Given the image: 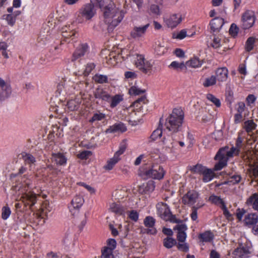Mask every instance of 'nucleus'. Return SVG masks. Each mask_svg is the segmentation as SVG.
<instances>
[{
	"mask_svg": "<svg viewBox=\"0 0 258 258\" xmlns=\"http://www.w3.org/2000/svg\"><path fill=\"white\" fill-rule=\"evenodd\" d=\"M184 118V113L180 108H175L166 119L165 126L169 131L176 133L180 131Z\"/></svg>",
	"mask_w": 258,
	"mask_h": 258,
	"instance_id": "20e7f679",
	"label": "nucleus"
},
{
	"mask_svg": "<svg viewBox=\"0 0 258 258\" xmlns=\"http://www.w3.org/2000/svg\"><path fill=\"white\" fill-rule=\"evenodd\" d=\"M21 156L25 163L29 165L30 170H31L36 162L35 158L32 154L25 152H22Z\"/></svg>",
	"mask_w": 258,
	"mask_h": 258,
	"instance_id": "412c9836",
	"label": "nucleus"
},
{
	"mask_svg": "<svg viewBox=\"0 0 258 258\" xmlns=\"http://www.w3.org/2000/svg\"><path fill=\"white\" fill-rule=\"evenodd\" d=\"M241 177L238 174H234L231 176L228 179V182L232 184H236L240 182Z\"/></svg>",
	"mask_w": 258,
	"mask_h": 258,
	"instance_id": "864d4df0",
	"label": "nucleus"
},
{
	"mask_svg": "<svg viewBox=\"0 0 258 258\" xmlns=\"http://www.w3.org/2000/svg\"><path fill=\"white\" fill-rule=\"evenodd\" d=\"M126 148V145L125 142H122L119 147V149L115 153L114 156L117 158H119L120 155L122 154Z\"/></svg>",
	"mask_w": 258,
	"mask_h": 258,
	"instance_id": "de8ad7c7",
	"label": "nucleus"
},
{
	"mask_svg": "<svg viewBox=\"0 0 258 258\" xmlns=\"http://www.w3.org/2000/svg\"><path fill=\"white\" fill-rule=\"evenodd\" d=\"M145 91V90L141 89L136 86H132L129 90V93L131 95H138L144 93Z\"/></svg>",
	"mask_w": 258,
	"mask_h": 258,
	"instance_id": "09e8293b",
	"label": "nucleus"
},
{
	"mask_svg": "<svg viewBox=\"0 0 258 258\" xmlns=\"http://www.w3.org/2000/svg\"><path fill=\"white\" fill-rule=\"evenodd\" d=\"M51 159L52 162L59 165H64L67 160L65 156L61 153H52Z\"/></svg>",
	"mask_w": 258,
	"mask_h": 258,
	"instance_id": "5701e85b",
	"label": "nucleus"
},
{
	"mask_svg": "<svg viewBox=\"0 0 258 258\" xmlns=\"http://www.w3.org/2000/svg\"><path fill=\"white\" fill-rule=\"evenodd\" d=\"M199 196L198 192L195 190H190L183 196L182 202L184 205L192 206L197 202Z\"/></svg>",
	"mask_w": 258,
	"mask_h": 258,
	"instance_id": "ddd939ff",
	"label": "nucleus"
},
{
	"mask_svg": "<svg viewBox=\"0 0 258 258\" xmlns=\"http://www.w3.org/2000/svg\"><path fill=\"white\" fill-rule=\"evenodd\" d=\"M96 13L95 6L93 4H87L84 5L79 11L77 17V21L82 23L84 20L89 21L95 16Z\"/></svg>",
	"mask_w": 258,
	"mask_h": 258,
	"instance_id": "423d86ee",
	"label": "nucleus"
},
{
	"mask_svg": "<svg viewBox=\"0 0 258 258\" xmlns=\"http://www.w3.org/2000/svg\"><path fill=\"white\" fill-rule=\"evenodd\" d=\"M250 248L245 244L239 243V246L233 251V258H247L249 256Z\"/></svg>",
	"mask_w": 258,
	"mask_h": 258,
	"instance_id": "f8f14e48",
	"label": "nucleus"
},
{
	"mask_svg": "<svg viewBox=\"0 0 258 258\" xmlns=\"http://www.w3.org/2000/svg\"><path fill=\"white\" fill-rule=\"evenodd\" d=\"M165 173L163 167L157 164H153L148 167L146 164L143 165L140 168L138 175L144 179L151 178L155 179H161Z\"/></svg>",
	"mask_w": 258,
	"mask_h": 258,
	"instance_id": "7ed1b4c3",
	"label": "nucleus"
},
{
	"mask_svg": "<svg viewBox=\"0 0 258 258\" xmlns=\"http://www.w3.org/2000/svg\"><path fill=\"white\" fill-rule=\"evenodd\" d=\"M116 241L114 239H110L107 242V246L102 250L101 258H113V250L115 248Z\"/></svg>",
	"mask_w": 258,
	"mask_h": 258,
	"instance_id": "2eb2a0df",
	"label": "nucleus"
},
{
	"mask_svg": "<svg viewBox=\"0 0 258 258\" xmlns=\"http://www.w3.org/2000/svg\"><path fill=\"white\" fill-rule=\"evenodd\" d=\"M247 204L258 211V195L254 194L250 197L247 201Z\"/></svg>",
	"mask_w": 258,
	"mask_h": 258,
	"instance_id": "473e14b6",
	"label": "nucleus"
},
{
	"mask_svg": "<svg viewBox=\"0 0 258 258\" xmlns=\"http://www.w3.org/2000/svg\"><path fill=\"white\" fill-rule=\"evenodd\" d=\"M242 142L241 138L238 137L236 141V147L230 148L225 147L219 150L215 157V159L219 160V162L215 164L214 170L218 171L222 169L227 165L229 158L239 154Z\"/></svg>",
	"mask_w": 258,
	"mask_h": 258,
	"instance_id": "f03ea898",
	"label": "nucleus"
},
{
	"mask_svg": "<svg viewBox=\"0 0 258 258\" xmlns=\"http://www.w3.org/2000/svg\"><path fill=\"white\" fill-rule=\"evenodd\" d=\"M23 183L20 186H17L18 190L22 189V195L20 201L24 204L25 206H29L30 208L34 206L37 200V195L33 191L25 189L26 186L28 187L30 184V180L27 179L25 176L23 178Z\"/></svg>",
	"mask_w": 258,
	"mask_h": 258,
	"instance_id": "39448f33",
	"label": "nucleus"
},
{
	"mask_svg": "<svg viewBox=\"0 0 258 258\" xmlns=\"http://www.w3.org/2000/svg\"><path fill=\"white\" fill-rule=\"evenodd\" d=\"M105 5L101 10L103 13L104 20L108 25V31H111L121 22L123 17L124 12L120 10L111 0H106Z\"/></svg>",
	"mask_w": 258,
	"mask_h": 258,
	"instance_id": "f257e3e1",
	"label": "nucleus"
},
{
	"mask_svg": "<svg viewBox=\"0 0 258 258\" xmlns=\"http://www.w3.org/2000/svg\"><path fill=\"white\" fill-rule=\"evenodd\" d=\"M169 67L172 68L177 71H181L186 68V65L183 62H178L176 61H172L169 66Z\"/></svg>",
	"mask_w": 258,
	"mask_h": 258,
	"instance_id": "58836bf2",
	"label": "nucleus"
},
{
	"mask_svg": "<svg viewBox=\"0 0 258 258\" xmlns=\"http://www.w3.org/2000/svg\"><path fill=\"white\" fill-rule=\"evenodd\" d=\"M238 31V28L235 24H232L229 29V32L231 34L235 36L236 35Z\"/></svg>",
	"mask_w": 258,
	"mask_h": 258,
	"instance_id": "774afa93",
	"label": "nucleus"
},
{
	"mask_svg": "<svg viewBox=\"0 0 258 258\" xmlns=\"http://www.w3.org/2000/svg\"><path fill=\"white\" fill-rule=\"evenodd\" d=\"M91 154L90 151H84L78 154V157L81 159H85L90 156Z\"/></svg>",
	"mask_w": 258,
	"mask_h": 258,
	"instance_id": "052dcab7",
	"label": "nucleus"
},
{
	"mask_svg": "<svg viewBox=\"0 0 258 258\" xmlns=\"http://www.w3.org/2000/svg\"><path fill=\"white\" fill-rule=\"evenodd\" d=\"M183 18L182 15L180 13L173 14L169 17L165 18L164 22L168 27L172 29L177 27Z\"/></svg>",
	"mask_w": 258,
	"mask_h": 258,
	"instance_id": "9b49d317",
	"label": "nucleus"
},
{
	"mask_svg": "<svg viewBox=\"0 0 258 258\" xmlns=\"http://www.w3.org/2000/svg\"><path fill=\"white\" fill-rule=\"evenodd\" d=\"M105 118V114L101 112H97L93 115L91 119L90 120V122H94L96 121L102 120Z\"/></svg>",
	"mask_w": 258,
	"mask_h": 258,
	"instance_id": "49530a36",
	"label": "nucleus"
},
{
	"mask_svg": "<svg viewBox=\"0 0 258 258\" xmlns=\"http://www.w3.org/2000/svg\"><path fill=\"white\" fill-rule=\"evenodd\" d=\"M156 208L158 215L165 221H170L173 223H177L175 217L171 214L168 205L160 202L157 204Z\"/></svg>",
	"mask_w": 258,
	"mask_h": 258,
	"instance_id": "0eeeda50",
	"label": "nucleus"
},
{
	"mask_svg": "<svg viewBox=\"0 0 258 258\" xmlns=\"http://www.w3.org/2000/svg\"><path fill=\"white\" fill-rule=\"evenodd\" d=\"M244 222L246 225H254L258 222V216L256 214H248L245 216Z\"/></svg>",
	"mask_w": 258,
	"mask_h": 258,
	"instance_id": "2f4dec72",
	"label": "nucleus"
},
{
	"mask_svg": "<svg viewBox=\"0 0 258 258\" xmlns=\"http://www.w3.org/2000/svg\"><path fill=\"white\" fill-rule=\"evenodd\" d=\"M144 224L146 227L149 229L147 232L148 233L154 234L156 233L157 230L154 227L155 224V219L151 216L146 217L144 220Z\"/></svg>",
	"mask_w": 258,
	"mask_h": 258,
	"instance_id": "a211bd4d",
	"label": "nucleus"
},
{
	"mask_svg": "<svg viewBox=\"0 0 258 258\" xmlns=\"http://www.w3.org/2000/svg\"><path fill=\"white\" fill-rule=\"evenodd\" d=\"M65 87L63 81L60 82L57 85L56 91L62 96H66V92L64 91Z\"/></svg>",
	"mask_w": 258,
	"mask_h": 258,
	"instance_id": "6e6d98bb",
	"label": "nucleus"
},
{
	"mask_svg": "<svg viewBox=\"0 0 258 258\" xmlns=\"http://www.w3.org/2000/svg\"><path fill=\"white\" fill-rule=\"evenodd\" d=\"M88 49V46L86 43L81 44L74 52L72 60L75 61L84 56Z\"/></svg>",
	"mask_w": 258,
	"mask_h": 258,
	"instance_id": "aec40b11",
	"label": "nucleus"
},
{
	"mask_svg": "<svg viewBox=\"0 0 258 258\" xmlns=\"http://www.w3.org/2000/svg\"><path fill=\"white\" fill-rule=\"evenodd\" d=\"M199 238L203 242H210L214 238V234L209 231H205L199 234Z\"/></svg>",
	"mask_w": 258,
	"mask_h": 258,
	"instance_id": "7c9ffc66",
	"label": "nucleus"
},
{
	"mask_svg": "<svg viewBox=\"0 0 258 258\" xmlns=\"http://www.w3.org/2000/svg\"><path fill=\"white\" fill-rule=\"evenodd\" d=\"M207 99L210 102L214 104L216 107H220L221 102L219 99L217 98L215 96L211 94H208L207 95Z\"/></svg>",
	"mask_w": 258,
	"mask_h": 258,
	"instance_id": "37998d69",
	"label": "nucleus"
},
{
	"mask_svg": "<svg viewBox=\"0 0 258 258\" xmlns=\"http://www.w3.org/2000/svg\"><path fill=\"white\" fill-rule=\"evenodd\" d=\"M143 186L144 187L145 189H144V191H152L155 188L154 183L152 181H149L146 185H143Z\"/></svg>",
	"mask_w": 258,
	"mask_h": 258,
	"instance_id": "4d7b16f0",
	"label": "nucleus"
},
{
	"mask_svg": "<svg viewBox=\"0 0 258 258\" xmlns=\"http://www.w3.org/2000/svg\"><path fill=\"white\" fill-rule=\"evenodd\" d=\"M65 92L66 95H70L75 93L76 91L79 90V85L74 82L70 80H64L63 81Z\"/></svg>",
	"mask_w": 258,
	"mask_h": 258,
	"instance_id": "f3484780",
	"label": "nucleus"
},
{
	"mask_svg": "<svg viewBox=\"0 0 258 258\" xmlns=\"http://www.w3.org/2000/svg\"><path fill=\"white\" fill-rule=\"evenodd\" d=\"M123 98L120 95H115L114 96H110L108 102L110 103V106L111 108H114L121 101Z\"/></svg>",
	"mask_w": 258,
	"mask_h": 258,
	"instance_id": "c9c22d12",
	"label": "nucleus"
},
{
	"mask_svg": "<svg viewBox=\"0 0 258 258\" xmlns=\"http://www.w3.org/2000/svg\"><path fill=\"white\" fill-rule=\"evenodd\" d=\"M217 81V80L215 76L212 75L211 76L205 79L203 85L205 87H209L215 85Z\"/></svg>",
	"mask_w": 258,
	"mask_h": 258,
	"instance_id": "ea45409f",
	"label": "nucleus"
},
{
	"mask_svg": "<svg viewBox=\"0 0 258 258\" xmlns=\"http://www.w3.org/2000/svg\"><path fill=\"white\" fill-rule=\"evenodd\" d=\"M190 170L192 173L202 174L203 176V181L205 182L210 181L215 176V173L212 169L200 164L192 166Z\"/></svg>",
	"mask_w": 258,
	"mask_h": 258,
	"instance_id": "6e6552de",
	"label": "nucleus"
},
{
	"mask_svg": "<svg viewBox=\"0 0 258 258\" xmlns=\"http://www.w3.org/2000/svg\"><path fill=\"white\" fill-rule=\"evenodd\" d=\"M149 25V24H147L142 26H135L130 32L131 37L132 38L138 40L143 37L145 35Z\"/></svg>",
	"mask_w": 258,
	"mask_h": 258,
	"instance_id": "4468645a",
	"label": "nucleus"
},
{
	"mask_svg": "<svg viewBox=\"0 0 258 258\" xmlns=\"http://www.w3.org/2000/svg\"><path fill=\"white\" fill-rule=\"evenodd\" d=\"M203 62V59H200L198 57L194 56L186 62V65L192 68H198L201 67Z\"/></svg>",
	"mask_w": 258,
	"mask_h": 258,
	"instance_id": "c756f323",
	"label": "nucleus"
},
{
	"mask_svg": "<svg viewBox=\"0 0 258 258\" xmlns=\"http://www.w3.org/2000/svg\"><path fill=\"white\" fill-rule=\"evenodd\" d=\"M176 243L172 238L167 237L164 240V246L167 248H171Z\"/></svg>",
	"mask_w": 258,
	"mask_h": 258,
	"instance_id": "3c124183",
	"label": "nucleus"
},
{
	"mask_svg": "<svg viewBox=\"0 0 258 258\" xmlns=\"http://www.w3.org/2000/svg\"><path fill=\"white\" fill-rule=\"evenodd\" d=\"M174 229H177L178 231L177 236V240L181 242H184L186 238V234L185 232L187 229L186 225L184 224H178L176 225Z\"/></svg>",
	"mask_w": 258,
	"mask_h": 258,
	"instance_id": "6ab92c4d",
	"label": "nucleus"
},
{
	"mask_svg": "<svg viewBox=\"0 0 258 258\" xmlns=\"http://www.w3.org/2000/svg\"><path fill=\"white\" fill-rule=\"evenodd\" d=\"M201 206L196 207L194 206L192 208V212L190 214L191 218L192 220L195 221L198 218L197 210Z\"/></svg>",
	"mask_w": 258,
	"mask_h": 258,
	"instance_id": "e2e57ef3",
	"label": "nucleus"
},
{
	"mask_svg": "<svg viewBox=\"0 0 258 258\" xmlns=\"http://www.w3.org/2000/svg\"><path fill=\"white\" fill-rule=\"evenodd\" d=\"M119 160L120 158H117L114 155L112 158L107 161V164L104 166V168L107 170H111Z\"/></svg>",
	"mask_w": 258,
	"mask_h": 258,
	"instance_id": "e433bc0d",
	"label": "nucleus"
},
{
	"mask_svg": "<svg viewBox=\"0 0 258 258\" xmlns=\"http://www.w3.org/2000/svg\"><path fill=\"white\" fill-rule=\"evenodd\" d=\"M155 50L158 54L161 55L165 52L166 48L163 45H161V44H159L155 47Z\"/></svg>",
	"mask_w": 258,
	"mask_h": 258,
	"instance_id": "0e129e2a",
	"label": "nucleus"
},
{
	"mask_svg": "<svg viewBox=\"0 0 258 258\" xmlns=\"http://www.w3.org/2000/svg\"><path fill=\"white\" fill-rule=\"evenodd\" d=\"M11 211L8 206H4L2 210V218L3 220H7L10 216Z\"/></svg>",
	"mask_w": 258,
	"mask_h": 258,
	"instance_id": "c03bdc74",
	"label": "nucleus"
},
{
	"mask_svg": "<svg viewBox=\"0 0 258 258\" xmlns=\"http://www.w3.org/2000/svg\"><path fill=\"white\" fill-rule=\"evenodd\" d=\"M136 67L144 73H147L152 69L153 64L151 61L146 60L143 55L136 54L134 57Z\"/></svg>",
	"mask_w": 258,
	"mask_h": 258,
	"instance_id": "9d476101",
	"label": "nucleus"
},
{
	"mask_svg": "<svg viewBox=\"0 0 258 258\" xmlns=\"http://www.w3.org/2000/svg\"><path fill=\"white\" fill-rule=\"evenodd\" d=\"M252 180H255L258 183V167L256 166L253 168L252 170Z\"/></svg>",
	"mask_w": 258,
	"mask_h": 258,
	"instance_id": "69168bd1",
	"label": "nucleus"
},
{
	"mask_svg": "<svg viewBox=\"0 0 258 258\" xmlns=\"http://www.w3.org/2000/svg\"><path fill=\"white\" fill-rule=\"evenodd\" d=\"M186 33V30L185 29H182L177 34H173L172 37L173 38L181 40L184 39L187 36Z\"/></svg>",
	"mask_w": 258,
	"mask_h": 258,
	"instance_id": "603ef678",
	"label": "nucleus"
},
{
	"mask_svg": "<svg viewBox=\"0 0 258 258\" xmlns=\"http://www.w3.org/2000/svg\"><path fill=\"white\" fill-rule=\"evenodd\" d=\"M76 32L74 30H72L68 28L67 27L65 28H63L62 29V35L64 38V40L68 42V43L70 42V41L69 39L71 38L72 40L74 39V37H76Z\"/></svg>",
	"mask_w": 258,
	"mask_h": 258,
	"instance_id": "cd10ccee",
	"label": "nucleus"
},
{
	"mask_svg": "<svg viewBox=\"0 0 258 258\" xmlns=\"http://www.w3.org/2000/svg\"><path fill=\"white\" fill-rule=\"evenodd\" d=\"M95 64L94 63H87L85 70L84 72L85 76L88 75L94 69Z\"/></svg>",
	"mask_w": 258,
	"mask_h": 258,
	"instance_id": "bf43d9fd",
	"label": "nucleus"
},
{
	"mask_svg": "<svg viewBox=\"0 0 258 258\" xmlns=\"http://www.w3.org/2000/svg\"><path fill=\"white\" fill-rule=\"evenodd\" d=\"M209 201L212 203L220 205L221 207H222V204H225L223 200L219 197L215 195L211 196L209 198Z\"/></svg>",
	"mask_w": 258,
	"mask_h": 258,
	"instance_id": "79ce46f5",
	"label": "nucleus"
},
{
	"mask_svg": "<svg viewBox=\"0 0 258 258\" xmlns=\"http://www.w3.org/2000/svg\"><path fill=\"white\" fill-rule=\"evenodd\" d=\"M12 92L10 85L6 83L0 86V100H4L8 98Z\"/></svg>",
	"mask_w": 258,
	"mask_h": 258,
	"instance_id": "b1692460",
	"label": "nucleus"
},
{
	"mask_svg": "<svg viewBox=\"0 0 258 258\" xmlns=\"http://www.w3.org/2000/svg\"><path fill=\"white\" fill-rule=\"evenodd\" d=\"M81 102L80 98H77L74 100H69L67 103V106L70 110L74 111L79 108Z\"/></svg>",
	"mask_w": 258,
	"mask_h": 258,
	"instance_id": "72a5a7b5",
	"label": "nucleus"
},
{
	"mask_svg": "<svg viewBox=\"0 0 258 258\" xmlns=\"http://www.w3.org/2000/svg\"><path fill=\"white\" fill-rule=\"evenodd\" d=\"M216 78L218 82V85H220L221 82H225L228 77V70L225 68H220L215 71Z\"/></svg>",
	"mask_w": 258,
	"mask_h": 258,
	"instance_id": "dca6fc26",
	"label": "nucleus"
},
{
	"mask_svg": "<svg viewBox=\"0 0 258 258\" xmlns=\"http://www.w3.org/2000/svg\"><path fill=\"white\" fill-rule=\"evenodd\" d=\"M162 142L164 146L163 148L167 150H170L174 147V142H173L172 138L170 136H168L167 138H164Z\"/></svg>",
	"mask_w": 258,
	"mask_h": 258,
	"instance_id": "4c0bfd02",
	"label": "nucleus"
},
{
	"mask_svg": "<svg viewBox=\"0 0 258 258\" xmlns=\"http://www.w3.org/2000/svg\"><path fill=\"white\" fill-rule=\"evenodd\" d=\"M95 97L96 98L101 99L107 102L110 98V95L102 89H98L96 90Z\"/></svg>",
	"mask_w": 258,
	"mask_h": 258,
	"instance_id": "f704fd0d",
	"label": "nucleus"
},
{
	"mask_svg": "<svg viewBox=\"0 0 258 258\" xmlns=\"http://www.w3.org/2000/svg\"><path fill=\"white\" fill-rule=\"evenodd\" d=\"M256 97L253 95H249L246 98L247 105L250 106H252L254 103Z\"/></svg>",
	"mask_w": 258,
	"mask_h": 258,
	"instance_id": "680f3d73",
	"label": "nucleus"
},
{
	"mask_svg": "<svg viewBox=\"0 0 258 258\" xmlns=\"http://www.w3.org/2000/svg\"><path fill=\"white\" fill-rule=\"evenodd\" d=\"M126 131V127L124 123L117 122L110 126L106 130V133H123Z\"/></svg>",
	"mask_w": 258,
	"mask_h": 258,
	"instance_id": "4be33fe9",
	"label": "nucleus"
},
{
	"mask_svg": "<svg viewBox=\"0 0 258 258\" xmlns=\"http://www.w3.org/2000/svg\"><path fill=\"white\" fill-rule=\"evenodd\" d=\"M255 42V39L253 37L248 38L245 44V49L247 51L252 50Z\"/></svg>",
	"mask_w": 258,
	"mask_h": 258,
	"instance_id": "a18cd8bd",
	"label": "nucleus"
},
{
	"mask_svg": "<svg viewBox=\"0 0 258 258\" xmlns=\"http://www.w3.org/2000/svg\"><path fill=\"white\" fill-rule=\"evenodd\" d=\"M256 16L253 11L247 10L241 17V27L243 29H248L252 27L255 21Z\"/></svg>",
	"mask_w": 258,
	"mask_h": 258,
	"instance_id": "1a4fd4ad",
	"label": "nucleus"
},
{
	"mask_svg": "<svg viewBox=\"0 0 258 258\" xmlns=\"http://www.w3.org/2000/svg\"><path fill=\"white\" fill-rule=\"evenodd\" d=\"M84 200L82 196H76L75 197L71 202V206L70 207V210L72 212V208L74 209H79L83 204Z\"/></svg>",
	"mask_w": 258,
	"mask_h": 258,
	"instance_id": "a878e982",
	"label": "nucleus"
},
{
	"mask_svg": "<svg viewBox=\"0 0 258 258\" xmlns=\"http://www.w3.org/2000/svg\"><path fill=\"white\" fill-rule=\"evenodd\" d=\"M129 217L132 220L137 221L139 218V214L137 211L133 210L130 212Z\"/></svg>",
	"mask_w": 258,
	"mask_h": 258,
	"instance_id": "338daca9",
	"label": "nucleus"
},
{
	"mask_svg": "<svg viewBox=\"0 0 258 258\" xmlns=\"http://www.w3.org/2000/svg\"><path fill=\"white\" fill-rule=\"evenodd\" d=\"M93 80L97 83L102 84L107 82L108 78L105 75L96 74L94 76Z\"/></svg>",
	"mask_w": 258,
	"mask_h": 258,
	"instance_id": "a19ab883",
	"label": "nucleus"
},
{
	"mask_svg": "<svg viewBox=\"0 0 258 258\" xmlns=\"http://www.w3.org/2000/svg\"><path fill=\"white\" fill-rule=\"evenodd\" d=\"M211 46L214 48H219L221 46V39L218 37H214Z\"/></svg>",
	"mask_w": 258,
	"mask_h": 258,
	"instance_id": "13d9d810",
	"label": "nucleus"
},
{
	"mask_svg": "<svg viewBox=\"0 0 258 258\" xmlns=\"http://www.w3.org/2000/svg\"><path fill=\"white\" fill-rule=\"evenodd\" d=\"M224 24V20L219 17H216L212 20L210 22L211 29L213 32L219 31Z\"/></svg>",
	"mask_w": 258,
	"mask_h": 258,
	"instance_id": "393cba45",
	"label": "nucleus"
},
{
	"mask_svg": "<svg viewBox=\"0 0 258 258\" xmlns=\"http://www.w3.org/2000/svg\"><path fill=\"white\" fill-rule=\"evenodd\" d=\"M4 19H5L8 24L11 26H13L16 21L15 16H14L12 14L5 15L3 16Z\"/></svg>",
	"mask_w": 258,
	"mask_h": 258,
	"instance_id": "8fccbe9b",
	"label": "nucleus"
},
{
	"mask_svg": "<svg viewBox=\"0 0 258 258\" xmlns=\"http://www.w3.org/2000/svg\"><path fill=\"white\" fill-rule=\"evenodd\" d=\"M257 125L252 120H248L244 122L243 127L249 135L251 136L253 131L256 129Z\"/></svg>",
	"mask_w": 258,
	"mask_h": 258,
	"instance_id": "c85d7f7f",
	"label": "nucleus"
},
{
	"mask_svg": "<svg viewBox=\"0 0 258 258\" xmlns=\"http://www.w3.org/2000/svg\"><path fill=\"white\" fill-rule=\"evenodd\" d=\"M109 210L119 215H123L125 213L126 209L120 204L113 203L110 206Z\"/></svg>",
	"mask_w": 258,
	"mask_h": 258,
	"instance_id": "bb28decb",
	"label": "nucleus"
},
{
	"mask_svg": "<svg viewBox=\"0 0 258 258\" xmlns=\"http://www.w3.org/2000/svg\"><path fill=\"white\" fill-rule=\"evenodd\" d=\"M162 134V129L160 127H158L153 132L151 136V138L153 140H156L158 138H160Z\"/></svg>",
	"mask_w": 258,
	"mask_h": 258,
	"instance_id": "5fc2aeb1",
	"label": "nucleus"
}]
</instances>
